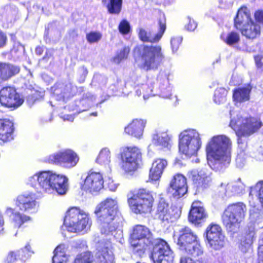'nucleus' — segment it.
Instances as JSON below:
<instances>
[{
    "label": "nucleus",
    "mask_w": 263,
    "mask_h": 263,
    "mask_svg": "<svg viewBox=\"0 0 263 263\" xmlns=\"http://www.w3.org/2000/svg\"><path fill=\"white\" fill-rule=\"evenodd\" d=\"M93 213L104 233L111 232L118 227L120 212L116 199L106 198L102 200L97 204Z\"/></svg>",
    "instance_id": "nucleus-1"
},
{
    "label": "nucleus",
    "mask_w": 263,
    "mask_h": 263,
    "mask_svg": "<svg viewBox=\"0 0 263 263\" xmlns=\"http://www.w3.org/2000/svg\"><path fill=\"white\" fill-rule=\"evenodd\" d=\"M133 54L135 61L140 62V67L146 71L157 69L165 57L159 45H137L134 48Z\"/></svg>",
    "instance_id": "nucleus-2"
},
{
    "label": "nucleus",
    "mask_w": 263,
    "mask_h": 263,
    "mask_svg": "<svg viewBox=\"0 0 263 263\" xmlns=\"http://www.w3.org/2000/svg\"><path fill=\"white\" fill-rule=\"evenodd\" d=\"M127 202L133 213L141 215L149 214L152 212L155 203L153 192L143 187L135 189L128 194Z\"/></svg>",
    "instance_id": "nucleus-3"
},
{
    "label": "nucleus",
    "mask_w": 263,
    "mask_h": 263,
    "mask_svg": "<svg viewBox=\"0 0 263 263\" xmlns=\"http://www.w3.org/2000/svg\"><path fill=\"white\" fill-rule=\"evenodd\" d=\"M260 119L248 117L238 116L231 120L229 126L235 131L237 137V144L240 149L244 151L248 147L247 142L242 139L256 133L262 126Z\"/></svg>",
    "instance_id": "nucleus-4"
},
{
    "label": "nucleus",
    "mask_w": 263,
    "mask_h": 263,
    "mask_svg": "<svg viewBox=\"0 0 263 263\" xmlns=\"http://www.w3.org/2000/svg\"><path fill=\"white\" fill-rule=\"evenodd\" d=\"M180 232L178 245L186 255L180 258V263H193L194 260H197L198 257L203 255V249L197 236L189 227H184Z\"/></svg>",
    "instance_id": "nucleus-5"
},
{
    "label": "nucleus",
    "mask_w": 263,
    "mask_h": 263,
    "mask_svg": "<svg viewBox=\"0 0 263 263\" xmlns=\"http://www.w3.org/2000/svg\"><path fill=\"white\" fill-rule=\"evenodd\" d=\"M34 176L40 187L45 191L52 190L58 194L63 195L68 190V179L62 174L52 171H44L36 173Z\"/></svg>",
    "instance_id": "nucleus-6"
},
{
    "label": "nucleus",
    "mask_w": 263,
    "mask_h": 263,
    "mask_svg": "<svg viewBox=\"0 0 263 263\" xmlns=\"http://www.w3.org/2000/svg\"><path fill=\"white\" fill-rule=\"evenodd\" d=\"M64 223L68 232L80 233L90 229L91 220L88 213L79 207L72 206L65 213Z\"/></svg>",
    "instance_id": "nucleus-7"
},
{
    "label": "nucleus",
    "mask_w": 263,
    "mask_h": 263,
    "mask_svg": "<svg viewBox=\"0 0 263 263\" xmlns=\"http://www.w3.org/2000/svg\"><path fill=\"white\" fill-rule=\"evenodd\" d=\"M231 150L232 142L223 135L214 136L206 147L208 156L222 163H230Z\"/></svg>",
    "instance_id": "nucleus-8"
},
{
    "label": "nucleus",
    "mask_w": 263,
    "mask_h": 263,
    "mask_svg": "<svg viewBox=\"0 0 263 263\" xmlns=\"http://www.w3.org/2000/svg\"><path fill=\"white\" fill-rule=\"evenodd\" d=\"M247 211L246 205L242 202L229 204L222 215V222L226 229L233 233L240 227Z\"/></svg>",
    "instance_id": "nucleus-9"
},
{
    "label": "nucleus",
    "mask_w": 263,
    "mask_h": 263,
    "mask_svg": "<svg viewBox=\"0 0 263 263\" xmlns=\"http://www.w3.org/2000/svg\"><path fill=\"white\" fill-rule=\"evenodd\" d=\"M201 146L199 134L194 131H184L179 136V152L187 158L196 156Z\"/></svg>",
    "instance_id": "nucleus-10"
},
{
    "label": "nucleus",
    "mask_w": 263,
    "mask_h": 263,
    "mask_svg": "<svg viewBox=\"0 0 263 263\" xmlns=\"http://www.w3.org/2000/svg\"><path fill=\"white\" fill-rule=\"evenodd\" d=\"M133 251L141 256L153 245V238L149 229L143 226L137 225L133 229L130 240Z\"/></svg>",
    "instance_id": "nucleus-11"
},
{
    "label": "nucleus",
    "mask_w": 263,
    "mask_h": 263,
    "mask_svg": "<svg viewBox=\"0 0 263 263\" xmlns=\"http://www.w3.org/2000/svg\"><path fill=\"white\" fill-rule=\"evenodd\" d=\"M121 167L127 173L136 171L140 166L142 159L141 149L136 146L123 147L120 154Z\"/></svg>",
    "instance_id": "nucleus-12"
},
{
    "label": "nucleus",
    "mask_w": 263,
    "mask_h": 263,
    "mask_svg": "<svg viewBox=\"0 0 263 263\" xmlns=\"http://www.w3.org/2000/svg\"><path fill=\"white\" fill-rule=\"evenodd\" d=\"M79 161L78 154L70 149H66L49 156L48 162L59 165L66 168H71L77 165Z\"/></svg>",
    "instance_id": "nucleus-13"
},
{
    "label": "nucleus",
    "mask_w": 263,
    "mask_h": 263,
    "mask_svg": "<svg viewBox=\"0 0 263 263\" xmlns=\"http://www.w3.org/2000/svg\"><path fill=\"white\" fill-rule=\"evenodd\" d=\"M178 210L175 211L164 199L160 198L157 204L154 217L155 219L162 222H173L180 216Z\"/></svg>",
    "instance_id": "nucleus-14"
},
{
    "label": "nucleus",
    "mask_w": 263,
    "mask_h": 263,
    "mask_svg": "<svg viewBox=\"0 0 263 263\" xmlns=\"http://www.w3.org/2000/svg\"><path fill=\"white\" fill-rule=\"evenodd\" d=\"M24 102L14 87L7 86L0 90V103L3 106L16 109Z\"/></svg>",
    "instance_id": "nucleus-15"
},
{
    "label": "nucleus",
    "mask_w": 263,
    "mask_h": 263,
    "mask_svg": "<svg viewBox=\"0 0 263 263\" xmlns=\"http://www.w3.org/2000/svg\"><path fill=\"white\" fill-rule=\"evenodd\" d=\"M187 179L181 173L175 174L170 181L167 192L174 198L179 199L187 194Z\"/></svg>",
    "instance_id": "nucleus-16"
},
{
    "label": "nucleus",
    "mask_w": 263,
    "mask_h": 263,
    "mask_svg": "<svg viewBox=\"0 0 263 263\" xmlns=\"http://www.w3.org/2000/svg\"><path fill=\"white\" fill-rule=\"evenodd\" d=\"M103 178L100 172L90 170L81 185V190L93 193L100 191L103 187Z\"/></svg>",
    "instance_id": "nucleus-17"
},
{
    "label": "nucleus",
    "mask_w": 263,
    "mask_h": 263,
    "mask_svg": "<svg viewBox=\"0 0 263 263\" xmlns=\"http://www.w3.org/2000/svg\"><path fill=\"white\" fill-rule=\"evenodd\" d=\"M206 236L208 242L213 249L219 250L223 247L224 236L218 224L209 225L206 229Z\"/></svg>",
    "instance_id": "nucleus-18"
},
{
    "label": "nucleus",
    "mask_w": 263,
    "mask_h": 263,
    "mask_svg": "<svg viewBox=\"0 0 263 263\" xmlns=\"http://www.w3.org/2000/svg\"><path fill=\"white\" fill-rule=\"evenodd\" d=\"M158 23L159 25V32L154 36H152V33L150 31H147L143 28H140L138 32V37L140 40L144 43L152 44L158 43L166 30L165 19L164 18H160Z\"/></svg>",
    "instance_id": "nucleus-19"
},
{
    "label": "nucleus",
    "mask_w": 263,
    "mask_h": 263,
    "mask_svg": "<svg viewBox=\"0 0 263 263\" xmlns=\"http://www.w3.org/2000/svg\"><path fill=\"white\" fill-rule=\"evenodd\" d=\"M15 131L13 122L8 118H0V144L10 142L14 139Z\"/></svg>",
    "instance_id": "nucleus-20"
},
{
    "label": "nucleus",
    "mask_w": 263,
    "mask_h": 263,
    "mask_svg": "<svg viewBox=\"0 0 263 263\" xmlns=\"http://www.w3.org/2000/svg\"><path fill=\"white\" fill-rule=\"evenodd\" d=\"M207 217L208 214L204 208L201 205V202L194 201L189 211V221L195 225H198L204 222Z\"/></svg>",
    "instance_id": "nucleus-21"
},
{
    "label": "nucleus",
    "mask_w": 263,
    "mask_h": 263,
    "mask_svg": "<svg viewBox=\"0 0 263 263\" xmlns=\"http://www.w3.org/2000/svg\"><path fill=\"white\" fill-rule=\"evenodd\" d=\"M33 253L30 245L27 244L19 250L9 252L5 261L7 263H14L18 260L25 262L30 258Z\"/></svg>",
    "instance_id": "nucleus-22"
},
{
    "label": "nucleus",
    "mask_w": 263,
    "mask_h": 263,
    "mask_svg": "<svg viewBox=\"0 0 263 263\" xmlns=\"http://www.w3.org/2000/svg\"><path fill=\"white\" fill-rule=\"evenodd\" d=\"M239 31L247 39L253 41L260 36L261 27L258 24L250 19Z\"/></svg>",
    "instance_id": "nucleus-23"
},
{
    "label": "nucleus",
    "mask_w": 263,
    "mask_h": 263,
    "mask_svg": "<svg viewBox=\"0 0 263 263\" xmlns=\"http://www.w3.org/2000/svg\"><path fill=\"white\" fill-rule=\"evenodd\" d=\"M146 121L141 119H135L124 128L125 133L132 137L140 139L143 135L146 125Z\"/></svg>",
    "instance_id": "nucleus-24"
},
{
    "label": "nucleus",
    "mask_w": 263,
    "mask_h": 263,
    "mask_svg": "<svg viewBox=\"0 0 263 263\" xmlns=\"http://www.w3.org/2000/svg\"><path fill=\"white\" fill-rule=\"evenodd\" d=\"M15 205L20 211L24 212H30L34 209L36 202L34 197L30 194L20 195L15 200Z\"/></svg>",
    "instance_id": "nucleus-25"
},
{
    "label": "nucleus",
    "mask_w": 263,
    "mask_h": 263,
    "mask_svg": "<svg viewBox=\"0 0 263 263\" xmlns=\"http://www.w3.org/2000/svg\"><path fill=\"white\" fill-rule=\"evenodd\" d=\"M21 70L19 66L8 62H0V80L7 81L17 74Z\"/></svg>",
    "instance_id": "nucleus-26"
},
{
    "label": "nucleus",
    "mask_w": 263,
    "mask_h": 263,
    "mask_svg": "<svg viewBox=\"0 0 263 263\" xmlns=\"http://www.w3.org/2000/svg\"><path fill=\"white\" fill-rule=\"evenodd\" d=\"M250 19L252 18L250 10L246 6H241L234 18V28L239 30Z\"/></svg>",
    "instance_id": "nucleus-27"
},
{
    "label": "nucleus",
    "mask_w": 263,
    "mask_h": 263,
    "mask_svg": "<svg viewBox=\"0 0 263 263\" xmlns=\"http://www.w3.org/2000/svg\"><path fill=\"white\" fill-rule=\"evenodd\" d=\"M152 142L160 149L170 150L173 144L172 137L165 132L156 133L153 136Z\"/></svg>",
    "instance_id": "nucleus-28"
},
{
    "label": "nucleus",
    "mask_w": 263,
    "mask_h": 263,
    "mask_svg": "<svg viewBox=\"0 0 263 263\" xmlns=\"http://www.w3.org/2000/svg\"><path fill=\"white\" fill-rule=\"evenodd\" d=\"M167 165V162L164 159H157L153 163L149 170V179L152 181L160 179L164 168Z\"/></svg>",
    "instance_id": "nucleus-29"
},
{
    "label": "nucleus",
    "mask_w": 263,
    "mask_h": 263,
    "mask_svg": "<svg viewBox=\"0 0 263 263\" xmlns=\"http://www.w3.org/2000/svg\"><path fill=\"white\" fill-rule=\"evenodd\" d=\"M151 247H153L151 252L152 259H158L161 255L171 251L167 242L161 238L157 239L154 242H153V245Z\"/></svg>",
    "instance_id": "nucleus-30"
},
{
    "label": "nucleus",
    "mask_w": 263,
    "mask_h": 263,
    "mask_svg": "<svg viewBox=\"0 0 263 263\" xmlns=\"http://www.w3.org/2000/svg\"><path fill=\"white\" fill-rule=\"evenodd\" d=\"M6 214L10 217L14 227L20 228L23 224L30 220V216L15 212L12 208H7L6 210Z\"/></svg>",
    "instance_id": "nucleus-31"
},
{
    "label": "nucleus",
    "mask_w": 263,
    "mask_h": 263,
    "mask_svg": "<svg viewBox=\"0 0 263 263\" xmlns=\"http://www.w3.org/2000/svg\"><path fill=\"white\" fill-rule=\"evenodd\" d=\"M252 86L250 84L242 87L235 88L233 90V100L237 103H242L249 101Z\"/></svg>",
    "instance_id": "nucleus-32"
},
{
    "label": "nucleus",
    "mask_w": 263,
    "mask_h": 263,
    "mask_svg": "<svg viewBox=\"0 0 263 263\" xmlns=\"http://www.w3.org/2000/svg\"><path fill=\"white\" fill-rule=\"evenodd\" d=\"M189 177L191 179L194 185L198 189L203 190L210 185V179L208 177L200 174L196 171L189 172Z\"/></svg>",
    "instance_id": "nucleus-33"
},
{
    "label": "nucleus",
    "mask_w": 263,
    "mask_h": 263,
    "mask_svg": "<svg viewBox=\"0 0 263 263\" xmlns=\"http://www.w3.org/2000/svg\"><path fill=\"white\" fill-rule=\"evenodd\" d=\"M102 2L109 14L118 15L121 13L123 0H102Z\"/></svg>",
    "instance_id": "nucleus-34"
},
{
    "label": "nucleus",
    "mask_w": 263,
    "mask_h": 263,
    "mask_svg": "<svg viewBox=\"0 0 263 263\" xmlns=\"http://www.w3.org/2000/svg\"><path fill=\"white\" fill-rule=\"evenodd\" d=\"M220 39L224 43L230 46L238 44L240 41V36L239 33L234 30L227 33L222 32L220 34Z\"/></svg>",
    "instance_id": "nucleus-35"
},
{
    "label": "nucleus",
    "mask_w": 263,
    "mask_h": 263,
    "mask_svg": "<svg viewBox=\"0 0 263 263\" xmlns=\"http://www.w3.org/2000/svg\"><path fill=\"white\" fill-rule=\"evenodd\" d=\"M114 259L113 253L108 247H104L99 251L98 263H115Z\"/></svg>",
    "instance_id": "nucleus-36"
},
{
    "label": "nucleus",
    "mask_w": 263,
    "mask_h": 263,
    "mask_svg": "<svg viewBox=\"0 0 263 263\" xmlns=\"http://www.w3.org/2000/svg\"><path fill=\"white\" fill-rule=\"evenodd\" d=\"M94 256L90 251H85L78 254L74 258L73 263H92Z\"/></svg>",
    "instance_id": "nucleus-37"
},
{
    "label": "nucleus",
    "mask_w": 263,
    "mask_h": 263,
    "mask_svg": "<svg viewBox=\"0 0 263 263\" xmlns=\"http://www.w3.org/2000/svg\"><path fill=\"white\" fill-rule=\"evenodd\" d=\"M228 91L223 87L216 89L214 94V101L217 104H221L226 101Z\"/></svg>",
    "instance_id": "nucleus-38"
},
{
    "label": "nucleus",
    "mask_w": 263,
    "mask_h": 263,
    "mask_svg": "<svg viewBox=\"0 0 263 263\" xmlns=\"http://www.w3.org/2000/svg\"><path fill=\"white\" fill-rule=\"evenodd\" d=\"M253 237L250 234H247L240 239L239 248L242 252H246L253 243Z\"/></svg>",
    "instance_id": "nucleus-39"
},
{
    "label": "nucleus",
    "mask_w": 263,
    "mask_h": 263,
    "mask_svg": "<svg viewBox=\"0 0 263 263\" xmlns=\"http://www.w3.org/2000/svg\"><path fill=\"white\" fill-rule=\"evenodd\" d=\"M110 153L107 148H103L99 153L96 162L100 164L108 163L110 162Z\"/></svg>",
    "instance_id": "nucleus-40"
},
{
    "label": "nucleus",
    "mask_w": 263,
    "mask_h": 263,
    "mask_svg": "<svg viewBox=\"0 0 263 263\" xmlns=\"http://www.w3.org/2000/svg\"><path fill=\"white\" fill-rule=\"evenodd\" d=\"M59 247H57L54 251L52 263H66L67 257L63 251H59Z\"/></svg>",
    "instance_id": "nucleus-41"
},
{
    "label": "nucleus",
    "mask_w": 263,
    "mask_h": 263,
    "mask_svg": "<svg viewBox=\"0 0 263 263\" xmlns=\"http://www.w3.org/2000/svg\"><path fill=\"white\" fill-rule=\"evenodd\" d=\"M44 96V91L39 90H33L31 93L27 97V100L31 104H33L37 101L43 99Z\"/></svg>",
    "instance_id": "nucleus-42"
},
{
    "label": "nucleus",
    "mask_w": 263,
    "mask_h": 263,
    "mask_svg": "<svg viewBox=\"0 0 263 263\" xmlns=\"http://www.w3.org/2000/svg\"><path fill=\"white\" fill-rule=\"evenodd\" d=\"M130 52V48L125 46L114 57V61L117 63H120L123 60L127 58L128 55Z\"/></svg>",
    "instance_id": "nucleus-43"
},
{
    "label": "nucleus",
    "mask_w": 263,
    "mask_h": 263,
    "mask_svg": "<svg viewBox=\"0 0 263 263\" xmlns=\"http://www.w3.org/2000/svg\"><path fill=\"white\" fill-rule=\"evenodd\" d=\"M86 39L90 43L98 42L102 37V34L99 31H90L86 34Z\"/></svg>",
    "instance_id": "nucleus-44"
},
{
    "label": "nucleus",
    "mask_w": 263,
    "mask_h": 263,
    "mask_svg": "<svg viewBox=\"0 0 263 263\" xmlns=\"http://www.w3.org/2000/svg\"><path fill=\"white\" fill-rule=\"evenodd\" d=\"M157 263H173V252L170 251L168 253L164 254L158 257V259H153Z\"/></svg>",
    "instance_id": "nucleus-45"
},
{
    "label": "nucleus",
    "mask_w": 263,
    "mask_h": 263,
    "mask_svg": "<svg viewBox=\"0 0 263 263\" xmlns=\"http://www.w3.org/2000/svg\"><path fill=\"white\" fill-rule=\"evenodd\" d=\"M119 32L122 34H127L130 31V26L129 22L125 19L121 20L118 26Z\"/></svg>",
    "instance_id": "nucleus-46"
},
{
    "label": "nucleus",
    "mask_w": 263,
    "mask_h": 263,
    "mask_svg": "<svg viewBox=\"0 0 263 263\" xmlns=\"http://www.w3.org/2000/svg\"><path fill=\"white\" fill-rule=\"evenodd\" d=\"M88 71L85 66H82L78 70V82L83 83L85 81Z\"/></svg>",
    "instance_id": "nucleus-47"
},
{
    "label": "nucleus",
    "mask_w": 263,
    "mask_h": 263,
    "mask_svg": "<svg viewBox=\"0 0 263 263\" xmlns=\"http://www.w3.org/2000/svg\"><path fill=\"white\" fill-rule=\"evenodd\" d=\"M182 41V39L179 36L174 37L171 40V44L172 50L173 51H177L181 45Z\"/></svg>",
    "instance_id": "nucleus-48"
},
{
    "label": "nucleus",
    "mask_w": 263,
    "mask_h": 263,
    "mask_svg": "<svg viewBox=\"0 0 263 263\" xmlns=\"http://www.w3.org/2000/svg\"><path fill=\"white\" fill-rule=\"evenodd\" d=\"M53 51L54 50L53 49H46L45 55L39 60V62L47 63L49 59H51L53 60Z\"/></svg>",
    "instance_id": "nucleus-49"
},
{
    "label": "nucleus",
    "mask_w": 263,
    "mask_h": 263,
    "mask_svg": "<svg viewBox=\"0 0 263 263\" xmlns=\"http://www.w3.org/2000/svg\"><path fill=\"white\" fill-rule=\"evenodd\" d=\"M256 67L257 69L263 68V54H257L253 57Z\"/></svg>",
    "instance_id": "nucleus-50"
},
{
    "label": "nucleus",
    "mask_w": 263,
    "mask_h": 263,
    "mask_svg": "<svg viewBox=\"0 0 263 263\" xmlns=\"http://www.w3.org/2000/svg\"><path fill=\"white\" fill-rule=\"evenodd\" d=\"M255 22L256 23L263 24V10H257L255 11L254 14Z\"/></svg>",
    "instance_id": "nucleus-51"
},
{
    "label": "nucleus",
    "mask_w": 263,
    "mask_h": 263,
    "mask_svg": "<svg viewBox=\"0 0 263 263\" xmlns=\"http://www.w3.org/2000/svg\"><path fill=\"white\" fill-rule=\"evenodd\" d=\"M188 23L185 25L186 29L190 31H193L197 27V23L190 17H188Z\"/></svg>",
    "instance_id": "nucleus-52"
},
{
    "label": "nucleus",
    "mask_w": 263,
    "mask_h": 263,
    "mask_svg": "<svg viewBox=\"0 0 263 263\" xmlns=\"http://www.w3.org/2000/svg\"><path fill=\"white\" fill-rule=\"evenodd\" d=\"M7 41V35L0 30V48L5 46Z\"/></svg>",
    "instance_id": "nucleus-53"
},
{
    "label": "nucleus",
    "mask_w": 263,
    "mask_h": 263,
    "mask_svg": "<svg viewBox=\"0 0 263 263\" xmlns=\"http://www.w3.org/2000/svg\"><path fill=\"white\" fill-rule=\"evenodd\" d=\"M257 259L263 260V244L260 245L257 248Z\"/></svg>",
    "instance_id": "nucleus-54"
},
{
    "label": "nucleus",
    "mask_w": 263,
    "mask_h": 263,
    "mask_svg": "<svg viewBox=\"0 0 263 263\" xmlns=\"http://www.w3.org/2000/svg\"><path fill=\"white\" fill-rule=\"evenodd\" d=\"M44 51V47L37 46L35 48V54L38 56H41Z\"/></svg>",
    "instance_id": "nucleus-55"
},
{
    "label": "nucleus",
    "mask_w": 263,
    "mask_h": 263,
    "mask_svg": "<svg viewBox=\"0 0 263 263\" xmlns=\"http://www.w3.org/2000/svg\"><path fill=\"white\" fill-rule=\"evenodd\" d=\"M68 34L70 37H77L78 36V34L77 33V31L76 29H71L68 31Z\"/></svg>",
    "instance_id": "nucleus-56"
},
{
    "label": "nucleus",
    "mask_w": 263,
    "mask_h": 263,
    "mask_svg": "<svg viewBox=\"0 0 263 263\" xmlns=\"http://www.w3.org/2000/svg\"><path fill=\"white\" fill-rule=\"evenodd\" d=\"M4 223L5 222L3 217L0 214V233L4 230Z\"/></svg>",
    "instance_id": "nucleus-57"
},
{
    "label": "nucleus",
    "mask_w": 263,
    "mask_h": 263,
    "mask_svg": "<svg viewBox=\"0 0 263 263\" xmlns=\"http://www.w3.org/2000/svg\"><path fill=\"white\" fill-rule=\"evenodd\" d=\"M201 259V257H199L197 258V260H194L193 263H207L206 261L200 260Z\"/></svg>",
    "instance_id": "nucleus-58"
},
{
    "label": "nucleus",
    "mask_w": 263,
    "mask_h": 263,
    "mask_svg": "<svg viewBox=\"0 0 263 263\" xmlns=\"http://www.w3.org/2000/svg\"><path fill=\"white\" fill-rule=\"evenodd\" d=\"M257 263H263V260H262V259H257Z\"/></svg>",
    "instance_id": "nucleus-59"
}]
</instances>
